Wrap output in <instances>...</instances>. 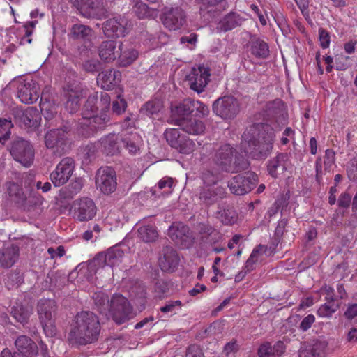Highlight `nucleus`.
<instances>
[{
    "label": "nucleus",
    "mask_w": 357,
    "mask_h": 357,
    "mask_svg": "<svg viewBox=\"0 0 357 357\" xmlns=\"http://www.w3.org/2000/svg\"><path fill=\"white\" fill-rule=\"evenodd\" d=\"M226 189L221 185H204L200 187L197 196L205 206H211L227 197Z\"/></svg>",
    "instance_id": "f3484780"
},
{
    "label": "nucleus",
    "mask_w": 357,
    "mask_h": 357,
    "mask_svg": "<svg viewBox=\"0 0 357 357\" xmlns=\"http://www.w3.org/2000/svg\"><path fill=\"white\" fill-rule=\"evenodd\" d=\"M121 73L119 70L109 69L100 73L97 77V82L105 90L112 89L121 79Z\"/></svg>",
    "instance_id": "2f4dec72"
},
{
    "label": "nucleus",
    "mask_w": 357,
    "mask_h": 357,
    "mask_svg": "<svg viewBox=\"0 0 357 357\" xmlns=\"http://www.w3.org/2000/svg\"><path fill=\"white\" fill-rule=\"evenodd\" d=\"M250 164L248 159L243 155L236 153L228 173H237L247 170L250 167Z\"/></svg>",
    "instance_id": "6e6d98bb"
},
{
    "label": "nucleus",
    "mask_w": 357,
    "mask_h": 357,
    "mask_svg": "<svg viewBox=\"0 0 357 357\" xmlns=\"http://www.w3.org/2000/svg\"><path fill=\"white\" fill-rule=\"evenodd\" d=\"M289 156L286 153H279L270 160L267 164L268 174L273 178H278L286 171L289 167Z\"/></svg>",
    "instance_id": "5701e85b"
},
{
    "label": "nucleus",
    "mask_w": 357,
    "mask_h": 357,
    "mask_svg": "<svg viewBox=\"0 0 357 357\" xmlns=\"http://www.w3.org/2000/svg\"><path fill=\"white\" fill-rule=\"evenodd\" d=\"M57 107L55 103L41 98L40 108L45 120V127L61 126L65 131L72 128L73 122L70 120H64L60 114H58Z\"/></svg>",
    "instance_id": "9d476101"
},
{
    "label": "nucleus",
    "mask_w": 357,
    "mask_h": 357,
    "mask_svg": "<svg viewBox=\"0 0 357 357\" xmlns=\"http://www.w3.org/2000/svg\"><path fill=\"white\" fill-rule=\"evenodd\" d=\"M96 183L105 195L112 193L117 185L115 171L109 167L99 169L96 174Z\"/></svg>",
    "instance_id": "dca6fc26"
},
{
    "label": "nucleus",
    "mask_w": 357,
    "mask_h": 357,
    "mask_svg": "<svg viewBox=\"0 0 357 357\" xmlns=\"http://www.w3.org/2000/svg\"><path fill=\"white\" fill-rule=\"evenodd\" d=\"M121 53L118 56L119 64L121 66H127L132 63L138 57V52L134 48H123L122 43H120Z\"/></svg>",
    "instance_id": "49530a36"
},
{
    "label": "nucleus",
    "mask_w": 357,
    "mask_h": 357,
    "mask_svg": "<svg viewBox=\"0 0 357 357\" xmlns=\"http://www.w3.org/2000/svg\"><path fill=\"white\" fill-rule=\"evenodd\" d=\"M63 96L66 98L65 108L70 114L77 112L80 108L82 96L80 86L75 84H67L63 86Z\"/></svg>",
    "instance_id": "aec40b11"
},
{
    "label": "nucleus",
    "mask_w": 357,
    "mask_h": 357,
    "mask_svg": "<svg viewBox=\"0 0 357 357\" xmlns=\"http://www.w3.org/2000/svg\"><path fill=\"white\" fill-rule=\"evenodd\" d=\"M94 307L100 314L109 312L110 299L107 294L102 291L95 292L92 296Z\"/></svg>",
    "instance_id": "37998d69"
},
{
    "label": "nucleus",
    "mask_w": 357,
    "mask_h": 357,
    "mask_svg": "<svg viewBox=\"0 0 357 357\" xmlns=\"http://www.w3.org/2000/svg\"><path fill=\"white\" fill-rule=\"evenodd\" d=\"M128 20L118 16L109 18L102 24V31L107 38H119L125 36Z\"/></svg>",
    "instance_id": "412c9836"
},
{
    "label": "nucleus",
    "mask_w": 357,
    "mask_h": 357,
    "mask_svg": "<svg viewBox=\"0 0 357 357\" xmlns=\"http://www.w3.org/2000/svg\"><path fill=\"white\" fill-rule=\"evenodd\" d=\"M193 112L196 111L200 117L207 116L210 112L208 106L199 100H192Z\"/></svg>",
    "instance_id": "338daca9"
},
{
    "label": "nucleus",
    "mask_w": 357,
    "mask_h": 357,
    "mask_svg": "<svg viewBox=\"0 0 357 357\" xmlns=\"http://www.w3.org/2000/svg\"><path fill=\"white\" fill-rule=\"evenodd\" d=\"M57 306L54 300L40 299L37 304V312L40 324L47 336L53 337L56 334L55 319Z\"/></svg>",
    "instance_id": "39448f33"
},
{
    "label": "nucleus",
    "mask_w": 357,
    "mask_h": 357,
    "mask_svg": "<svg viewBox=\"0 0 357 357\" xmlns=\"http://www.w3.org/2000/svg\"><path fill=\"white\" fill-rule=\"evenodd\" d=\"M76 130L77 133L84 138H89L96 134L91 126L89 116H82V118L77 122Z\"/></svg>",
    "instance_id": "603ef678"
},
{
    "label": "nucleus",
    "mask_w": 357,
    "mask_h": 357,
    "mask_svg": "<svg viewBox=\"0 0 357 357\" xmlns=\"http://www.w3.org/2000/svg\"><path fill=\"white\" fill-rule=\"evenodd\" d=\"M84 185L83 181L80 178L73 180L68 185L59 190L58 199L61 202H67L77 195Z\"/></svg>",
    "instance_id": "c85d7f7f"
},
{
    "label": "nucleus",
    "mask_w": 357,
    "mask_h": 357,
    "mask_svg": "<svg viewBox=\"0 0 357 357\" xmlns=\"http://www.w3.org/2000/svg\"><path fill=\"white\" fill-rule=\"evenodd\" d=\"M93 33V30L88 26L82 24H74L70 29V36L74 40H89Z\"/></svg>",
    "instance_id": "c03bdc74"
},
{
    "label": "nucleus",
    "mask_w": 357,
    "mask_h": 357,
    "mask_svg": "<svg viewBox=\"0 0 357 357\" xmlns=\"http://www.w3.org/2000/svg\"><path fill=\"white\" fill-rule=\"evenodd\" d=\"M162 257L159 259V264L163 271H174L178 264L179 257L176 250L172 246L167 245L162 248Z\"/></svg>",
    "instance_id": "a878e982"
},
{
    "label": "nucleus",
    "mask_w": 357,
    "mask_h": 357,
    "mask_svg": "<svg viewBox=\"0 0 357 357\" xmlns=\"http://www.w3.org/2000/svg\"><path fill=\"white\" fill-rule=\"evenodd\" d=\"M98 102V93H94L90 95L83 107L82 114L83 116H89L96 114L98 109L97 105Z\"/></svg>",
    "instance_id": "864d4df0"
},
{
    "label": "nucleus",
    "mask_w": 357,
    "mask_h": 357,
    "mask_svg": "<svg viewBox=\"0 0 357 357\" xmlns=\"http://www.w3.org/2000/svg\"><path fill=\"white\" fill-rule=\"evenodd\" d=\"M181 135L180 131L176 128H167L164 132V137L171 147H178V144L176 141Z\"/></svg>",
    "instance_id": "bf43d9fd"
},
{
    "label": "nucleus",
    "mask_w": 357,
    "mask_h": 357,
    "mask_svg": "<svg viewBox=\"0 0 357 357\" xmlns=\"http://www.w3.org/2000/svg\"><path fill=\"white\" fill-rule=\"evenodd\" d=\"M264 115L276 121H285L287 118V112L284 102L279 98L275 99L266 104L264 108Z\"/></svg>",
    "instance_id": "b1692460"
},
{
    "label": "nucleus",
    "mask_w": 357,
    "mask_h": 357,
    "mask_svg": "<svg viewBox=\"0 0 357 357\" xmlns=\"http://www.w3.org/2000/svg\"><path fill=\"white\" fill-rule=\"evenodd\" d=\"M89 119L91 123V126L96 133L99 130H104L108 125H109L111 117L108 112H101L100 114H94L89 116Z\"/></svg>",
    "instance_id": "a19ab883"
},
{
    "label": "nucleus",
    "mask_w": 357,
    "mask_h": 357,
    "mask_svg": "<svg viewBox=\"0 0 357 357\" xmlns=\"http://www.w3.org/2000/svg\"><path fill=\"white\" fill-rule=\"evenodd\" d=\"M160 20L164 26L169 31H178L187 23V15L183 9L177 7L163 8Z\"/></svg>",
    "instance_id": "f8f14e48"
},
{
    "label": "nucleus",
    "mask_w": 357,
    "mask_h": 357,
    "mask_svg": "<svg viewBox=\"0 0 357 357\" xmlns=\"http://www.w3.org/2000/svg\"><path fill=\"white\" fill-rule=\"evenodd\" d=\"M259 177L253 172L239 174L227 181V187L230 192L238 196L245 195L252 191L257 185Z\"/></svg>",
    "instance_id": "1a4fd4ad"
},
{
    "label": "nucleus",
    "mask_w": 357,
    "mask_h": 357,
    "mask_svg": "<svg viewBox=\"0 0 357 357\" xmlns=\"http://www.w3.org/2000/svg\"><path fill=\"white\" fill-rule=\"evenodd\" d=\"M210 75L209 68L202 66L198 68H193L186 76V80L192 90L200 93L208 84Z\"/></svg>",
    "instance_id": "a211bd4d"
},
{
    "label": "nucleus",
    "mask_w": 357,
    "mask_h": 357,
    "mask_svg": "<svg viewBox=\"0 0 357 357\" xmlns=\"http://www.w3.org/2000/svg\"><path fill=\"white\" fill-rule=\"evenodd\" d=\"M39 87L32 79H25L17 86V97L24 104L31 105L39 98Z\"/></svg>",
    "instance_id": "6ab92c4d"
},
{
    "label": "nucleus",
    "mask_w": 357,
    "mask_h": 357,
    "mask_svg": "<svg viewBox=\"0 0 357 357\" xmlns=\"http://www.w3.org/2000/svg\"><path fill=\"white\" fill-rule=\"evenodd\" d=\"M287 219L283 218L278 221L277 227L275 228V233L271 240L270 250L271 252L275 250L278 244L282 241V236L284 233L285 227L287 225Z\"/></svg>",
    "instance_id": "3c124183"
},
{
    "label": "nucleus",
    "mask_w": 357,
    "mask_h": 357,
    "mask_svg": "<svg viewBox=\"0 0 357 357\" xmlns=\"http://www.w3.org/2000/svg\"><path fill=\"white\" fill-rule=\"evenodd\" d=\"M268 250V248L266 245H259L256 248L253 249L252 251L249 258L245 261L244 269H246L247 271L251 272L253 271L255 268V264L259 261V255H261L263 254H266V251Z\"/></svg>",
    "instance_id": "09e8293b"
},
{
    "label": "nucleus",
    "mask_w": 357,
    "mask_h": 357,
    "mask_svg": "<svg viewBox=\"0 0 357 357\" xmlns=\"http://www.w3.org/2000/svg\"><path fill=\"white\" fill-rule=\"evenodd\" d=\"M213 112L223 120H231L241 111L239 100L233 96H224L216 99L212 105Z\"/></svg>",
    "instance_id": "6e6552de"
},
{
    "label": "nucleus",
    "mask_w": 357,
    "mask_h": 357,
    "mask_svg": "<svg viewBox=\"0 0 357 357\" xmlns=\"http://www.w3.org/2000/svg\"><path fill=\"white\" fill-rule=\"evenodd\" d=\"M138 238L144 243L155 242L158 238L157 227L153 225H144L137 229Z\"/></svg>",
    "instance_id": "58836bf2"
},
{
    "label": "nucleus",
    "mask_w": 357,
    "mask_h": 357,
    "mask_svg": "<svg viewBox=\"0 0 357 357\" xmlns=\"http://www.w3.org/2000/svg\"><path fill=\"white\" fill-rule=\"evenodd\" d=\"M176 126L185 132L194 135L203 134L206 129L203 121L192 118V116L189 119L178 120V124Z\"/></svg>",
    "instance_id": "c756f323"
},
{
    "label": "nucleus",
    "mask_w": 357,
    "mask_h": 357,
    "mask_svg": "<svg viewBox=\"0 0 357 357\" xmlns=\"http://www.w3.org/2000/svg\"><path fill=\"white\" fill-rule=\"evenodd\" d=\"M15 357H37L38 349L35 342L27 335H20L15 341Z\"/></svg>",
    "instance_id": "4be33fe9"
},
{
    "label": "nucleus",
    "mask_w": 357,
    "mask_h": 357,
    "mask_svg": "<svg viewBox=\"0 0 357 357\" xmlns=\"http://www.w3.org/2000/svg\"><path fill=\"white\" fill-rule=\"evenodd\" d=\"M163 107L162 101L158 98H154L147 101L143 105L140 112L148 116L158 114Z\"/></svg>",
    "instance_id": "8fccbe9b"
},
{
    "label": "nucleus",
    "mask_w": 357,
    "mask_h": 357,
    "mask_svg": "<svg viewBox=\"0 0 357 357\" xmlns=\"http://www.w3.org/2000/svg\"><path fill=\"white\" fill-rule=\"evenodd\" d=\"M33 313V308L28 304H22L20 302H16L10 308V314L16 320L23 326L29 322V318Z\"/></svg>",
    "instance_id": "7c9ffc66"
},
{
    "label": "nucleus",
    "mask_w": 357,
    "mask_h": 357,
    "mask_svg": "<svg viewBox=\"0 0 357 357\" xmlns=\"http://www.w3.org/2000/svg\"><path fill=\"white\" fill-rule=\"evenodd\" d=\"M75 162L71 157H65L56 166L55 169L50 173V178L55 187L66 184L72 176L75 170Z\"/></svg>",
    "instance_id": "ddd939ff"
},
{
    "label": "nucleus",
    "mask_w": 357,
    "mask_h": 357,
    "mask_svg": "<svg viewBox=\"0 0 357 357\" xmlns=\"http://www.w3.org/2000/svg\"><path fill=\"white\" fill-rule=\"evenodd\" d=\"M102 63L96 59H89L83 62L82 68L87 73H96L102 69Z\"/></svg>",
    "instance_id": "680f3d73"
},
{
    "label": "nucleus",
    "mask_w": 357,
    "mask_h": 357,
    "mask_svg": "<svg viewBox=\"0 0 357 357\" xmlns=\"http://www.w3.org/2000/svg\"><path fill=\"white\" fill-rule=\"evenodd\" d=\"M251 54L258 59H266L269 56L268 44L259 38L252 36L250 40Z\"/></svg>",
    "instance_id": "e433bc0d"
},
{
    "label": "nucleus",
    "mask_w": 357,
    "mask_h": 357,
    "mask_svg": "<svg viewBox=\"0 0 357 357\" xmlns=\"http://www.w3.org/2000/svg\"><path fill=\"white\" fill-rule=\"evenodd\" d=\"M326 303L322 305L317 310V314L322 317H331L340 307V304L331 296L326 297Z\"/></svg>",
    "instance_id": "de8ad7c7"
},
{
    "label": "nucleus",
    "mask_w": 357,
    "mask_h": 357,
    "mask_svg": "<svg viewBox=\"0 0 357 357\" xmlns=\"http://www.w3.org/2000/svg\"><path fill=\"white\" fill-rule=\"evenodd\" d=\"M121 53V45L116 40H108L102 41L98 47L100 58L105 62H112L118 59Z\"/></svg>",
    "instance_id": "393cba45"
},
{
    "label": "nucleus",
    "mask_w": 357,
    "mask_h": 357,
    "mask_svg": "<svg viewBox=\"0 0 357 357\" xmlns=\"http://www.w3.org/2000/svg\"><path fill=\"white\" fill-rule=\"evenodd\" d=\"M105 254L106 255L105 260H107V266L112 267L121 262L124 255V251L121 248V244H116L109 248Z\"/></svg>",
    "instance_id": "a18cd8bd"
},
{
    "label": "nucleus",
    "mask_w": 357,
    "mask_h": 357,
    "mask_svg": "<svg viewBox=\"0 0 357 357\" xmlns=\"http://www.w3.org/2000/svg\"><path fill=\"white\" fill-rule=\"evenodd\" d=\"M193 112L192 100L185 99L172 109V120L175 125L178 124V120L192 117Z\"/></svg>",
    "instance_id": "473e14b6"
},
{
    "label": "nucleus",
    "mask_w": 357,
    "mask_h": 357,
    "mask_svg": "<svg viewBox=\"0 0 357 357\" xmlns=\"http://www.w3.org/2000/svg\"><path fill=\"white\" fill-rule=\"evenodd\" d=\"M299 357H325L324 347L321 342L303 348L299 351Z\"/></svg>",
    "instance_id": "5fc2aeb1"
},
{
    "label": "nucleus",
    "mask_w": 357,
    "mask_h": 357,
    "mask_svg": "<svg viewBox=\"0 0 357 357\" xmlns=\"http://www.w3.org/2000/svg\"><path fill=\"white\" fill-rule=\"evenodd\" d=\"M139 136L135 135L132 136V139L130 137H121V146H124L128 149L130 153H135L138 150V146L137 145L135 140L138 139Z\"/></svg>",
    "instance_id": "e2e57ef3"
},
{
    "label": "nucleus",
    "mask_w": 357,
    "mask_h": 357,
    "mask_svg": "<svg viewBox=\"0 0 357 357\" xmlns=\"http://www.w3.org/2000/svg\"><path fill=\"white\" fill-rule=\"evenodd\" d=\"M121 137L109 134L101 139L100 144L102 151L107 155H114L120 152L121 147Z\"/></svg>",
    "instance_id": "72a5a7b5"
},
{
    "label": "nucleus",
    "mask_w": 357,
    "mask_h": 357,
    "mask_svg": "<svg viewBox=\"0 0 357 357\" xmlns=\"http://www.w3.org/2000/svg\"><path fill=\"white\" fill-rule=\"evenodd\" d=\"M286 351V346L282 341H277L273 345L271 342H262L257 349L258 357H280Z\"/></svg>",
    "instance_id": "bb28decb"
},
{
    "label": "nucleus",
    "mask_w": 357,
    "mask_h": 357,
    "mask_svg": "<svg viewBox=\"0 0 357 357\" xmlns=\"http://www.w3.org/2000/svg\"><path fill=\"white\" fill-rule=\"evenodd\" d=\"M13 158L24 166H30L34 159V149L31 143L21 137L13 138L8 146Z\"/></svg>",
    "instance_id": "0eeeda50"
},
{
    "label": "nucleus",
    "mask_w": 357,
    "mask_h": 357,
    "mask_svg": "<svg viewBox=\"0 0 357 357\" xmlns=\"http://www.w3.org/2000/svg\"><path fill=\"white\" fill-rule=\"evenodd\" d=\"M245 19L236 12H230L219 22L218 29L221 31L227 32L240 26Z\"/></svg>",
    "instance_id": "f704fd0d"
},
{
    "label": "nucleus",
    "mask_w": 357,
    "mask_h": 357,
    "mask_svg": "<svg viewBox=\"0 0 357 357\" xmlns=\"http://www.w3.org/2000/svg\"><path fill=\"white\" fill-rule=\"evenodd\" d=\"M238 213L231 206L219 208L217 211V218L225 225H232L238 220Z\"/></svg>",
    "instance_id": "4c0bfd02"
},
{
    "label": "nucleus",
    "mask_w": 357,
    "mask_h": 357,
    "mask_svg": "<svg viewBox=\"0 0 357 357\" xmlns=\"http://www.w3.org/2000/svg\"><path fill=\"white\" fill-rule=\"evenodd\" d=\"M337 202L339 208L347 209L352 206V195L347 191L343 192L339 196Z\"/></svg>",
    "instance_id": "0e129e2a"
},
{
    "label": "nucleus",
    "mask_w": 357,
    "mask_h": 357,
    "mask_svg": "<svg viewBox=\"0 0 357 357\" xmlns=\"http://www.w3.org/2000/svg\"><path fill=\"white\" fill-rule=\"evenodd\" d=\"M176 141L178 142V146L173 148L176 149L181 153L190 154L194 151L195 144L187 136L181 135Z\"/></svg>",
    "instance_id": "4d7b16f0"
},
{
    "label": "nucleus",
    "mask_w": 357,
    "mask_h": 357,
    "mask_svg": "<svg viewBox=\"0 0 357 357\" xmlns=\"http://www.w3.org/2000/svg\"><path fill=\"white\" fill-rule=\"evenodd\" d=\"M89 119L91 123V126L96 133L99 130H104L108 125H109L111 117L108 112H101L100 114H94L89 116Z\"/></svg>",
    "instance_id": "ea45409f"
},
{
    "label": "nucleus",
    "mask_w": 357,
    "mask_h": 357,
    "mask_svg": "<svg viewBox=\"0 0 357 357\" xmlns=\"http://www.w3.org/2000/svg\"><path fill=\"white\" fill-rule=\"evenodd\" d=\"M19 257V249L12 245L3 248L0 251V266L4 268H9L17 261Z\"/></svg>",
    "instance_id": "c9c22d12"
},
{
    "label": "nucleus",
    "mask_w": 357,
    "mask_h": 357,
    "mask_svg": "<svg viewBox=\"0 0 357 357\" xmlns=\"http://www.w3.org/2000/svg\"><path fill=\"white\" fill-rule=\"evenodd\" d=\"M15 118L19 119L20 126L26 128L37 127L40 119L38 111L36 107H30L25 111H18L15 114Z\"/></svg>",
    "instance_id": "cd10ccee"
},
{
    "label": "nucleus",
    "mask_w": 357,
    "mask_h": 357,
    "mask_svg": "<svg viewBox=\"0 0 357 357\" xmlns=\"http://www.w3.org/2000/svg\"><path fill=\"white\" fill-rule=\"evenodd\" d=\"M185 357H205L201 347L197 344L190 345L185 351Z\"/></svg>",
    "instance_id": "774afa93"
},
{
    "label": "nucleus",
    "mask_w": 357,
    "mask_h": 357,
    "mask_svg": "<svg viewBox=\"0 0 357 357\" xmlns=\"http://www.w3.org/2000/svg\"><path fill=\"white\" fill-rule=\"evenodd\" d=\"M13 124L10 120L6 119H0V143L4 144L10 135V128Z\"/></svg>",
    "instance_id": "13d9d810"
},
{
    "label": "nucleus",
    "mask_w": 357,
    "mask_h": 357,
    "mask_svg": "<svg viewBox=\"0 0 357 357\" xmlns=\"http://www.w3.org/2000/svg\"><path fill=\"white\" fill-rule=\"evenodd\" d=\"M208 161L210 165H213L222 172L228 173L234 155L237 153L236 149L229 144H213L210 146L208 151Z\"/></svg>",
    "instance_id": "20e7f679"
},
{
    "label": "nucleus",
    "mask_w": 357,
    "mask_h": 357,
    "mask_svg": "<svg viewBox=\"0 0 357 357\" xmlns=\"http://www.w3.org/2000/svg\"><path fill=\"white\" fill-rule=\"evenodd\" d=\"M167 235L181 249L192 247L195 242L192 231L188 225L181 222H173L168 229Z\"/></svg>",
    "instance_id": "9b49d317"
},
{
    "label": "nucleus",
    "mask_w": 357,
    "mask_h": 357,
    "mask_svg": "<svg viewBox=\"0 0 357 357\" xmlns=\"http://www.w3.org/2000/svg\"><path fill=\"white\" fill-rule=\"evenodd\" d=\"M73 218L80 222L92 220L97 213L95 202L91 198L84 197L75 200L72 205Z\"/></svg>",
    "instance_id": "4468645a"
},
{
    "label": "nucleus",
    "mask_w": 357,
    "mask_h": 357,
    "mask_svg": "<svg viewBox=\"0 0 357 357\" xmlns=\"http://www.w3.org/2000/svg\"><path fill=\"white\" fill-rule=\"evenodd\" d=\"M9 199L20 210L26 213H35L42 206L44 198L38 192L31 190L26 195L21 184L13 181L6 183Z\"/></svg>",
    "instance_id": "7ed1b4c3"
},
{
    "label": "nucleus",
    "mask_w": 357,
    "mask_h": 357,
    "mask_svg": "<svg viewBox=\"0 0 357 357\" xmlns=\"http://www.w3.org/2000/svg\"><path fill=\"white\" fill-rule=\"evenodd\" d=\"M222 172L211 165L209 168L203 169L201 173V178L205 185H215L221 178V173Z\"/></svg>",
    "instance_id": "79ce46f5"
},
{
    "label": "nucleus",
    "mask_w": 357,
    "mask_h": 357,
    "mask_svg": "<svg viewBox=\"0 0 357 357\" xmlns=\"http://www.w3.org/2000/svg\"><path fill=\"white\" fill-rule=\"evenodd\" d=\"M100 331L98 317L91 311H81L72 321L68 339L80 346L93 344L98 341Z\"/></svg>",
    "instance_id": "f03ea898"
},
{
    "label": "nucleus",
    "mask_w": 357,
    "mask_h": 357,
    "mask_svg": "<svg viewBox=\"0 0 357 357\" xmlns=\"http://www.w3.org/2000/svg\"><path fill=\"white\" fill-rule=\"evenodd\" d=\"M275 137V130L270 124L255 123L243 134L241 146L252 159L264 160L272 151Z\"/></svg>",
    "instance_id": "f257e3e1"
},
{
    "label": "nucleus",
    "mask_w": 357,
    "mask_h": 357,
    "mask_svg": "<svg viewBox=\"0 0 357 357\" xmlns=\"http://www.w3.org/2000/svg\"><path fill=\"white\" fill-rule=\"evenodd\" d=\"M45 134V143L47 149H56L61 154L68 148V137L66 135L72 128L65 131L61 126L51 127Z\"/></svg>",
    "instance_id": "2eb2a0df"
},
{
    "label": "nucleus",
    "mask_w": 357,
    "mask_h": 357,
    "mask_svg": "<svg viewBox=\"0 0 357 357\" xmlns=\"http://www.w3.org/2000/svg\"><path fill=\"white\" fill-rule=\"evenodd\" d=\"M132 2L135 3L133 12L139 19L146 18L151 15V11L146 3L139 1V0Z\"/></svg>",
    "instance_id": "052dcab7"
},
{
    "label": "nucleus",
    "mask_w": 357,
    "mask_h": 357,
    "mask_svg": "<svg viewBox=\"0 0 357 357\" xmlns=\"http://www.w3.org/2000/svg\"><path fill=\"white\" fill-rule=\"evenodd\" d=\"M109 313L117 324H123L135 317L132 306L126 297L119 294H114L110 298Z\"/></svg>",
    "instance_id": "423d86ee"
},
{
    "label": "nucleus",
    "mask_w": 357,
    "mask_h": 357,
    "mask_svg": "<svg viewBox=\"0 0 357 357\" xmlns=\"http://www.w3.org/2000/svg\"><path fill=\"white\" fill-rule=\"evenodd\" d=\"M118 99L112 102V112L117 115L123 113L127 107V102L125 99L121 98L120 96H117Z\"/></svg>",
    "instance_id": "69168bd1"
}]
</instances>
